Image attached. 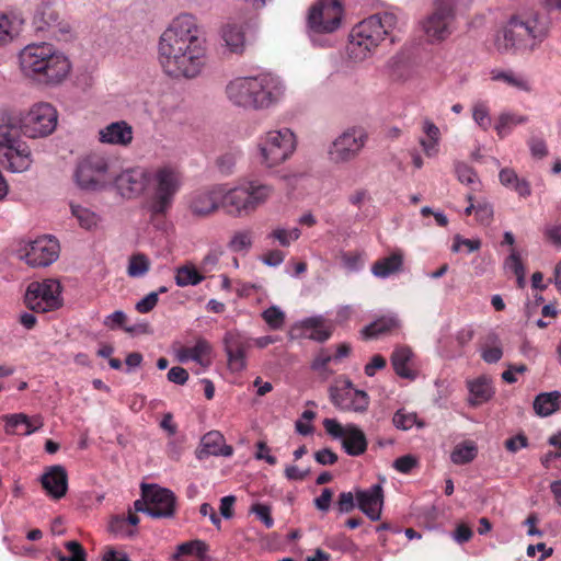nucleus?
<instances>
[{
  "instance_id": "f257e3e1",
  "label": "nucleus",
  "mask_w": 561,
  "mask_h": 561,
  "mask_svg": "<svg viewBox=\"0 0 561 561\" xmlns=\"http://www.w3.org/2000/svg\"><path fill=\"white\" fill-rule=\"evenodd\" d=\"M207 41L197 19L188 13L175 16L158 43V60L163 72L173 79H195L204 70Z\"/></svg>"
},
{
  "instance_id": "f03ea898",
  "label": "nucleus",
  "mask_w": 561,
  "mask_h": 561,
  "mask_svg": "<svg viewBox=\"0 0 561 561\" xmlns=\"http://www.w3.org/2000/svg\"><path fill=\"white\" fill-rule=\"evenodd\" d=\"M21 73L46 87L61 84L71 73L69 57L49 43L28 44L18 54Z\"/></svg>"
},
{
  "instance_id": "7ed1b4c3",
  "label": "nucleus",
  "mask_w": 561,
  "mask_h": 561,
  "mask_svg": "<svg viewBox=\"0 0 561 561\" xmlns=\"http://www.w3.org/2000/svg\"><path fill=\"white\" fill-rule=\"evenodd\" d=\"M402 21L393 12L374 14L357 25L350 33L346 47L347 56L354 62H362L371 57L386 36L401 30Z\"/></svg>"
},
{
  "instance_id": "20e7f679",
  "label": "nucleus",
  "mask_w": 561,
  "mask_h": 561,
  "mask_svg": "<svg viewBox=\"0 0 561 561\" xmlns=\"http://www.w3.org/2000/svg\"><path fill=\"white\" fill-rule=\"evenodd\" d=\"M32 149L23 140L14 116L7 108L0 110V168L10 173H24L33 165Z\"/></svg>"
},
{
  "instance_id": "39448f33",
  "label": "nucleus",
  "mask_w": 561,
  "mask_h": 561,
  "mask_svg": "<svg viewBox=\"0 0 561 561\" xmlns=\"http://www.w3.org/2000/svg\"><path fill=\"white\" fill-rule=\"evenodd\" d=\"M221 205L229 215L241 217L255 211L274 194V187L259 180H249L228 187L220 185Z\"/></svg>"
},
{
  "instance_id": "423d86ee",
  "label": "nucleus",
  "mask_w": 561,
  "mask_h": 561,
  "mask_svg": "<svg viewBox=\"0 0 561 561\" xmlns=\"http://www.w3.org/2000/svg\"><path fill=\"white\" fill-rule=\"evenodd\" d=\"M344 7L342 0H318L307 15V32L316 46H331V36L342 27Z\"/></svg>"
},
{
  "instance_id": "0eeeda50",
  "label": "nucleus",
  "mask_w": 561,
  "mask_h": 561,
  "mask_svg": "<svg viewBox=\"0 0 561 561\" xmlns=\"http://www.w3.org/2000/svg\"><path fill=\"white\" fill-rule=\"evenodd\" d=\"M183 185L180 169L173 164H162L150 171L151 195L149 210L152 215H165L172 207L176 194Z\"/></svg>"
},
{
  "instance_id": "6e6552de",
  "label": "nucleus",
  "mask_w": 561,
  "mask_h": 561,
  "mask_svg": "<svg viewBox=\"0 0 561 561\" xmlns=\"http://www.w3.org/2000/svg\"><path fill=\"white\" fill-rule=\"evenodd\" d=\"M296 149V136L289 128L272 129L261 135L256 142L257 163L272 169L288 160Z\"/></svg>"
},
{
  "instance_id": "1a4fd4ad",
  "label": "nucleus",
  "mask_w": 561,
  "mask_h": 561,
  "mask_svg": "<svg viewBox=\"0 0 561 561\" xmlns=\"http://www.w3.org/2000/svg\"><path fill=\"white\" fill-rule=\"evenodd\" d=\"M59 114L49 102L32 104L20 118L18 129L27 139H42L50 136L58 126Z\"/></svg>"
},
{
  "instance_id": "9d476101",
  "label": "nucleus",
  "mask_w": 561,
  "mask_h": 561,
  "mask_svg": "<svg viewBox=\"0 0 561 561\" xmlns=\"http://www.w3.org/2000/svg\"><path fill=\"white\" fill-rule=\"evenodd\" d=\"M111 162L102 154L81 159L75 171L76 184L84 191H101L112 183Z\"/></svg>"
},
{
  "instance_id": "9b49d317",
  "label": "nucleus",
  "mask_w": 561,
  "mask_h": 561,
  "mask_svg": "<svg viewBox=\"0 0 561 561\" xmlns=\"http://www.w3.org/2000/svg\"><path fill=\"white\" fill-rule=\"evenodd\" d=\"M329 398L332 404L342 412L364 414L370 404L367 392L355 388L351 379L344 376L329 387Z\"/></svg>"
},
{
  "instance_id": "f8f14e48",
  "label": "nucleus",
  "mask_w": 561,
  "mask_h": 561,
  "mask_svg": "<svg viewBox=\"0 0 561 561\" xmlns=\"http://www.w3.org/2000/svg\"><path fill=\"white\" fill-rule=\"evenodd\" d=\"M62 286L59 280L46 278L42 282H32L25 291L26 306L36 312H48L62 306Z\"/></svg>"
},
{
  "instance_id": "ddd939ff",
  "label": "nucleus",
  "mask_w": 561,
  "mask_h": 561,
  "mask_svg": "<svg viewBox=\"0 0 561 561\" xmlns=\"http://www.w3.org/2000/svg\"><path fill=\"white\" fill-rule=\"evenodd\" d=\"M420 25L428 43H442L455 31V8L435 0L433 12L424 18Z\"/></svg>"
},
{
  "instance_id": "4468645a",
  "label": "nucleus",
  "mask_w": 561,
  "mask_h": 561,
  "mask_svg": "<svg viewBox=\"0 0 561 561\" xmlns=\"http://www.w3.org/2000/svg\"><path fill=\"white\" fill-rule=\"evenodd\" d=\"M252 76L254 111L273 108L285 99L287 87L278 75L273 72H260Z\"/></svg>"
},
{
  "instance_id": "2eb2a0df",
  "label": "nucleus",
  "mask_w": 561,
  "mask_h": 561,
  "mask_svg": "<svg viewBox=\"0 0 561 561\" xmlns=\"http://www.w3.org/2000/svg\"><path fill=\"white\" fill-rule=\"evenodd\" d=\"M368 139L366 130L362 127H350L341 133L328 150L329 159L335 164L354 160L364 149Z\"/></svg>"
},
{
  "instance_id": "dca6fc26",
  "label": "nucleus",
  "mask_w": 561,
  "mask_h": 561,
  "mask_svg": "<svg viewBox=\"0 0 561 561\" xmlns=\"http://www.w3.org/2000/svg\"><path fill=\"white\" fill-rule=\"evenodd\" d=\"M323 427L331 438L341 442L347 455L360 456L366 451L368 446L366 435L356 424L343 425L335 419H324Z\"/></svg>"
},
{
  "instance_id": "f3484780",
  "label": "nucleus",
  "mask_w": 561,
  "mask_h": 561,
  "mask_svg": "<svg viewBox=\"0 0 561 561\" xmlns=\"http://www.w3.org/2000/svg\"><path fill=\"white\" fill-rule=\"evenodd\" d=\"M18 256L31 267H46L59 256V243L50 236H43L22 244Z\"/></svg>"
},
{
  "instance_id": "a211bd4d",
  "label": "nucleus",
  "mask_w": 561,
  "mask_h": 561,
  "mask_svg": "<svg viewBox=\"0 0 561 561\" xmlns=\"http://www.w3.org/2000/svg\"><path fill=\"white\" fill-rule=\"evenodd\" d=\"M150 171L141 167L129 168L117 174L112 184L116 193L125 199L140 197L149 187Z\"/></svg>"
},
{
  "instance_id": "6ab92c4d",
  "label": "nucleus",
  "mask_w": 561,
  "mask_h": 561,
  "mask_svg": "<svg viewBox=\"0 0 561 561\" xmlns=\"http://www.w3.org/2000/svg\"><path fill=\"white\" fill-rule=\"evenodd\" d=\"M493 45L501 54H528L534 51L513 15L495 34Z\"/></svg>"
},
{
  "instance_id": "aec40b11",
  "label": "nucleus",
  "mask_w": 561,
  "mask_h": 561,
  "mask_svg": "<svg viewBox=\"0 0 561 561\" xmlns=\"http://www.w3.org/2000/svg\"><path fill=\"white\" fill-rule=\"evenodd\" d=\"M186 207L195 218H206L213 215L219 208H222L220 185H213L191 192L186 197Z\"/></svg>"
},
{
  "instance_id": "412c9836",
  "label": "nucleus",
  "mask_w": 561,
  "mask_h": 561,
  "mask_svg": "<svg viewBox=\"0 0 561 561\" xmlns=\"http://www.w3.org/2000/svg\"><path fill=\"white\" fill-rule=\"evenodd\" d=\"M229 104L242 111H254L253 76H238L225 85Z\"/></svg>"
},
{
  "instance_id": "4be33fe9",
  "label": "nucleus",
  "mask_w": 561,
  "mask_h": 561,
  "mask_svg": "<svg viewBox=\"0 0 561 561\" xmlns=\"http://www.w3.org/2000/svg\"><path fill=\"white\" fill-rule=\"evenodd\" d=\"M142 497L149 501L150 517L167 518L174 515L175 496L172 491L157 485H142Z\"/></svg>"
},
{
  "instance_id": "5701e85b",
  "label": "nucleus",
  "mask_w": 561,
  "mask_h": 561,
  "mask_svg": "<svg viewBox=\"0 0 561 561\" xmlns=\"http://www.w3.org/2000/svg\"><path fill=\"white\" fill-rule=\"evenodd\" d=\"M534 50L548 37L549 21L537 12H525L513 15Z\"/></svg>"
},
{
  "instance_id": "b1692460",
  "label": "nucleus",
  "mask_w": 561,
  "mask_h": 561,
  "mask_svg": "<svg viewBox=\"0 0 561 561\" xmlns=\"http://www.w3.org/2000/svg\"><path fill=\"white\" fill-rule=\"evenodd\" d=\"M250 341L238 331L226 333L224 344L230 371L241 373L247 368L245 353L251 347Z\"/></svg>"
},
{
  "instance_id": "393cba45",
  "label": "nucleus",
  "mask_w": 561,
  "mask_h": 561,
  "mask_svg": "<svg viewBox=\"0 0 561 561\" xmlns=\"http://www.w3.org/2000/svg\"><path fill=\"white\" fill-rule=\"evenodd\" d=\"M332 331V325L322 316H313L296 322L291 327L290 336L324 342L330 339Z\"/></svg>"
},
{
  "instance_id": "a878e982",
  "label": "nucleus",
  "mask_w": 561,
  "mask_h": 561,
  "mask_svg": "<svg viewBox=\"0 0 561 561\" xmlns=\"http://www.w3.org/2000/svg\"><path fill=\"white\" fill-rule=\"evenodd\" d=\"M98 140L103 145L127 148L134 141V128L124 119L112 122L99 129Z\"/></svg>"
},
{
  "instance_id": "bb28decb",
  "label": "nucleus",
  "mask_w": 561,
  "mask_h": 561,
  "mask_svg": "<svg viewBox=\"0 0 561 561\" xmlns=\"http://www.w3.org/2000/svg\"><path fill=\"white\" fill-rule=\"evenodd\" d=\"M175 357L178 362L185 364L190 360L196 363L199 368L195 370L196 374H202L210 367L211 359V346L203 339L196 341L192 347L181 346L175 351Z\"/></svg>"
},
{
  "instance_id": "cd10ccee",
  "label": "nucleus",
  "mask_w": 561,
  "mask_h": 561,
  "mask_svg": "<svg viewBox=\"0 0 561 561\" xmlns=\"http://www.w3.org/2000/svg\"><path fill=\"white\" fill-rule=\"evenodd\" d=\"M358 508L371 520H379L383 506L382 485L377 483L355 493Z\"/></svg>"
},
{
  "instance_id": "c85d7f7f",
  "label": "nucleus",
  "mask_w": 561,
  "mask_h": 561,
  "mask_svg": "<svg viewBox=\"0 0 561 561\" xmlns=\"http://www.w3.org/2000/svg\"><path fill=\"white\" fill-rule=\"evenodd\" d=\"M41 482L47 495L55 500L64 497L68 490V474L60 465L48 467L41 477Z\"/></svg>"
},
{
  "instance_id": "c756f323",
  "label": "nucleus",
  "mask_w": 561,
  "mask_h": 561,
  "mask_svg": "<svg viewBox=\"0 0 561 561\" xmlns=\"http://www.w3.org/2000/svg\"><path fill=\"white\" fill-rule=\"evenodd\" d=\"M490 79L494 82H502L517 92L526 94L534 92V82L525 72L497 68L491 70Z\"/></svg>"
},
{
  "instance_id": "7c9ffc66",
  "label": "nucleus",
  "mask_w": 561,
  "mask_h": 561,
  "mask_svg": "<svg viewBox=\"0 0 561 561\" xmlns=\"http://www.w3.org/2000/svg\"><path fill=\"white\" fill-rule=\"evenodd\" d=\"M4 430L8 434L28 436L43 427L44 422L41 415L32 417L24 413L4 415Z\"/></svg>"
},
{
  "instance_id": "2f4dec72",
  "label": "nucleus",
  "mask_w": 561,
  "mask_h": 561,
  "mask_svg": "<svg viewBox=\"0 0 561 561\" xmlns=\"http://www.w3.org/2000/svg\"><path fill=\"white\" fill-rule=\"evenodd\" d=\"M224 47L230 54L242 55L247 48L244 27L238 22H228L221 28Z\"/></svg>"
},
{
  "instance_id": "473e14b6",
  "label": "nucleus",
  "mask_w": 561,
  "mask_h": 561,
  "mask_svg": "<svg viewBox=\"0 0 561 561\" xmlns=\"http://www.w3.org/2000/svg\"><path fill=\"white\" fill-rule=\"evenodd\" d=\"M233 454L231 446L225 443L224 435L218 431H211L205 434L201 440V448L197 451V457L203 459L207 456H224L230 457Z\"/></svg>"
},
{
  "instance_id": "72a5a7b5",
  "label": "nucleus",
  "mask_w": 561,
  "mask_h": 561,
  "mask_svg": "<svg viewBox=\"0 0 561 561\" xmlns=\"http://www.w3.org/2000/svg\"><path fill=\"white\" fill-rule=\"evenodd\" d=\"M24 19L16 13H0V48L9 45L23 31Z\"/></svg>"
},
{
  "instance_id": "f704fd0d",
  "label": "nucleus",
  "mask_w": 561,
  "mask_h": 561,
  "mask_svg": "<svg viewBox=\"0 0 561 561\" xmlns=\"http://www.w3.org/2000/svg\"><path fill=\"white\" fill-rule=\"evenodd\" d=\"M467 388L469 391L468 402L472 407L488 402L494 394L492 381L485 376L468 380Z\"/></svg>"
},
{
  "instance_id": "c9c22d12",
  "label": "nucleus",
  "mask_w": 561,
  "mask_h": 561,
  "mask_svg": "<svg viewBox=\"0 0 561 561\" xmlns=\"http://www.w3.org/2000/svg\"><path fill=\"white\" fill-rule=\"evenodd\" d=\"M413 352L409 346H398L391 355V365L396 374L405 379L414 380L416 373L410 367Z\"/></svg>"
},
{
  "instance_id": "e433bc0d",
  "label": "nucleus",
  "mask_w": 561,
  "mask_h": 561,
  "mask_svg": "<svg viewBox=\"0 0 561 561\" xmlns=\"http://www.w3.org/2000/svg\"><path fill=\"white\" fill-rule=\"evenodd\" d=\"M33 25L37 31H53L59 25V13L49 3L39 4L33 16Z\"/></svg>"
},
{
  "instance_id": "4c0bfd02",
  "label": "nucleus",
  "mask_w": 561,
  "mask_h": 561,
  "mask_svg": "<svg viewBox=\"0 0 561 561\" xmlns=\"http://www.w3.org/2000/svg\"><path fill=\"white\" fill-rule=\"evenodd\" d=\"M138 524L139 518L133 513H129L127 517L116 515L110 519L107 529L115 538L125 539L136 534Z\"/></svg>"
},
{
  "instance_id": "58836bf2",
  "label": "nucleus",
  "mask_w": 561,
  "mask_h": 561,
  "mask_svg": "<svg viewBox=\"0 0 561 561\" xmlns=\"http://www.w3.org/2000/svg\"><path fill=\"white\" fill-rule=\"evenodd\" d=\"M403 265V254L396 251L390 255L376 261L371 266V273L378 278H387L399 272Z\"/></svg>"
},
{
  "instance_id": "ea45409f",
  "label": "nucleus",
  "mask_w": 561,
  "mask_h": 561,
  "mask_svg": "<svg viewBox=\"0 0 561 561\" xmlns=\"http://www.w3.org/2000/svg\"><path fill=\"white\" fill-rule=\"evenodd\" d=\"M500 183L506 188L513 190L520 197H528L531 194L530 184L527 180L519 178L514 169L503 168L499 173Z\"/></svg>"
},
{
  "instance_id": "a19ab883",
  "label": "nucleus",
  "mask_w": 561,
  "mask_h": 561,
  "mask_svg": "<svg viewBox=\"0 0 561 561\" xmlns=\"http://www.w3.org/2000/svg\"><path fill=\"white\" fill-rule=\"evenodd\" d=\"M528 122V116L515 112H502L495 123V130L500 138L508 136L513 128Z\"/></svg>"
},
{
  "instance_id": "79ce46f5",
  "label": "nucleus",
  "mask_w": 561,
  "mask_h": 561,
  "mask_svg": "<svg viewBox=\"0 0 561 561\" xmlns=\"http://www.w3.org/2000/svg\"><path fill=\"white\" fill-rule=\"evenodd\" d=\"M560 402L559 391L539 393L534 400V410L540 416H549L559 409Z\"/></svg>"
},
{
  "instance_id": "37998d69",
  "label": "nucleus",
  "mask_w": 561,
  "mask_h": 561,
  "mask_svg": "<svg viewBox=\"0 0 561 561\" xmlns=\"http://www.w3.org/2000/svg\"><path fill=\"white\" fill-rule=\"evenodd\" d=\"M397 325L398 320L396 317H381L366 325L360 333L364 339H374L391 331Z\"/></svg>"
},
{
  "instance_id": "c03bdc74",
  "label": "nucleus",
  "mask_w": 561,
  "mask_h": 561,
  "mask_svg": "<svg viewBox=\"0 0 561 561\" xmlns=\"http://www.w3.org/2000/svg\"><path fill=\"white\" fill-rule=\"evenodd\" d=\"M204 280V276L192 264L175 270L174 282L179 287L196 286Z\"/></svg>"
},
{
  "instance_id": "a18cd8bd",
  "label": "nucleus",
  "mask_w": 561,
  "mask_h": 561,
  "mask_svg": "<svg viewBox=\"0 0 561 561\" xmlns=\"http://www.w3.org/2000/svg\"><path fill=\"white\" fill-rule=\"evenodd\" d=\"M478 455V447L473 442H465L455 446L450 454V460L455 465L471 462Z\"/></svg>"
},
{
  "instance_id": "49530a36",
  "label": "nucleus",
  "mask_w": 561,
  "mask_h": 561,
  "mask_svg": "<svg viewBox=\"0 0 561 561\" xmlns=\"http://www.w3.org/2000/svg\"><path fill=\"white\" fill-rule=\"evenodd\" d=\"M300 236L301 231L297 227L286 228L284 226H277L271 230L267 238L282 247H289L293 242L297 241Z\"/></svg>"
},
{
  "instance_id": "de8ad7c7",
  "label": "nucleus",
  "mask_w": 561,
  "mask_h": 561,
  "mask_svg": "<svg viewBox=\"0 0 561 561\" xmlns=\"http://www.w3.org/2000/svg\"><path fill=\"white\" fill-rule=\"evenodd\" d=\"M71 214L77 218L80 227L87 230L94 229L99 226L100 217L94 211L81 205L71 204Z\"/></svg>"
},
{
  "instance_id": "09e8293b",
  "label": "nucleus",
  "mask_w": 561,
  "mask_h": 561,
  "mask_svg": "<svg viewBox=\"0 0 561 561\" xmlns=\"http://www.w3.org/2000/svg\"><path fill=\"white\" fill-rule=\"evenodd\" d=\"M253 244V233L250 229H241L237 230L232 233L228 248L232 252H243L247 253L250 251Z\"/></svg>"
},
{
  "instance_id": "8fccbe9b",
  "label": "nucleus",
  "mask_w": 561,
  "mask_h": 561,
  "mask_svg": "<svg viewBox=\"0 0 561 561\" xmlns=\"http://www.w3.org/2000/svg\"><path fill=\"white\" fill-rule=\"evenodd\" d=\"M392 423L396 428L401 431H409L413 426L422 428L425 424L419 420L417 414L414 412L407 411L405 409H399L393 417Z\"/></svg>"
},
{
  "instance_id": "3c124183",
  "label": "nucleus",
  "mask_w": 561,
  "mask_h": 561,
  "mask_svg": "<svg viewBox=\"0 0 561 561\" xmlns=\"http://www.w3.org/2000/svg\"><path fill=\"white\" fill-rule=\"evenodd\" d=\"M208 547L203 540L186 541L176 547V552L173 554L174 560H180L183 556H195L204 559Z\"/></svg>"
},
{
  "instance_id": "603ef678",
  "label": "nucleus",
  "mask_w": 561,
  "mask_h": 561,
  "mask_svg": "<svg viewBox=\"0 0 561 561\" xmlns=\"http://www.w3.org/2000/svg\"><path fill=\"white\" fill-rule=\"evenodd\" d=\"M331 362H334L333 356L327 350L322 348L314 356L313 360L310 364V368L313 371L318 373V375L323 380H327L329 377H331L334 374V370H332L329 367V364Z\"/></svg>"
},
{
  "instance_id": "864d4df0",
  "label": "nucleus",
  "mask_w": 561,
  "mask_h": 561,
  "mask_svg": "<svg viewBox=\"0 0 561 561\" xmlns=\"http://www.w3.org/2000/svg\"><path fill=\"white\" fill-rule=\"evenodd\" d=\"M151 263L147 255L142 253L134 254L128 260L127 275L133 278L145 276L150 270Z\"/></svg>"
},
{
  "instance_id": "5fc2aeb1",
  "label": "nucleus",
  "mask_w": 561,
  "mask_h": 561,
  "mask_svg": "<svg viewBox=\"0 0 561 561\" xmlns=\"http://www.w3.org/2000/svg\"><path fill=\"white\" fill-rule=\"evenodd\" d=\"M472 118L483 130H488L491 127L492 118L490 108L485 102L478 101L472 105Z\"/></svg>"
},
{
  "instance_id": "6e6d98bb",
  "label": "nucleus",
  "mask_w": 561,
  "mask_h": 561,
  "mask_svg": "<svg viewBox=\"0 0 561 561\" xmlns=\"http://www.w3.org/2000/svg\"><path fill=\"white\" fill-rule=\"evenodd\" d=\"M262 318L273 330H279L285 323V312L277 306H271L262 312Z\"/></svg>"
},
{
  "instance_id": "4d7b16f0",
  "label": "nucleus",
  "mask_w": 561,
  "mask_h": 561,
  "mask_svg": "<svg viewBox=\"0 0 561 561\" xmlns=\"http://www.w3.org/2000/svg\"><path fill=\"white\" fill-rule=\"evenodd\" d=\"M504 267L516 275L518 283L522 286L524 283L525 270L520 261V256L515 249L512 250L511 254L505 260Z\"/></svg>"
},
{
  "instance_id": "13d9d810",
  "label": "nucleus",
  "mask_w": 561,
  "mask_h": 561,
  "mask_svg": "<svg viewBox=\"0 0 561 561\" xmlns=\"http://www.w3.org/2000/svg\"><path fill=\"white\" fill-rule=\"evenodd\" d=\"M65 548L70 552V556L59 557V561H87V553L78 541H67Z\"/></svg>"
},
{
  "instance_id": "bf43d9fd",
  "label": "nucleus",
  "mask_w": 561,
  "mask_h": 561,
  "mask_svg": "<svg viewBox=\"0 0 561 561\" xmlns=\"http://www.w3.org/2000/svg\"><path fill=\"white\" fill-rule=\"evenodd\" d=\"M455 172H456L458 180L461 183L472 184L476 182V179H477L476 172L473 171L472 168H470L466 163H461V162L457 163L455 165Z\"/></svg>"
},
{
  "instance_id": "052dcab7",
  "label": "nucleus",
  "mask_w": 561,
  "mask_h": 561,
  "mask_svg": "<svg viewBox=\"0 0 561 561\" xmlns=\"http://www.w3.org/2000/svg\"><path fill=\"white\" fill-rule=\"evenodd\" d=\"M251 512L254 513L257 518L266 526V528H272L274 525V519L271 516V507L265 504L256 503L252 505Z\"/></svg>"
},
{
  "instance_id": "680f3d73",
  "label": "nucleus",
  "mask_w": 561,
  "mask_h": 561,
  "mask_svg": "<svg viewBox=\"0 0 561 561\" xmlns=\"http://www.w3.org/2000/svg\"><path fill=\"white\" fill-rule=\"evenodd\" d=\"M417 466V459L412 455L399 457L393 462V468L401 473H409Z\"/></svg>"
},
{
  "instance_id": "e2e57ef3",
  "label": "nucleus",
  "mask_w": 561,
  "mask_h": 561,
  "mask_svg": "<svg viewBox=\"0 0 561 561\" xmlns=\"http://www.w3.org/2000/svg\"><path fill=\"white\" fill-rule=\"evenodd\" d=\"M158 293L151 291L148 295H146L142 299H140L135 308L140 313H147L150 312L158 304Z\"/></svg>"
},
{
  "instance_id": "0e129e2a",
  "label": "nucleus",
  "mask_w": 561,
  "mask_h": 561,
  "mask_svg": "<svg viewBox=\"0 0 561 561\" xmlns=\"http://www.w3.org/2000/svg\"><path fill=\"white\" fill-rule=\"evenodd\" d=\"M126 319L127 316L124 311L116 310L104 318L103 324L111 330H115L122 327L125 323Z\"/></svg>"
},
{
  "instance_id": "69168bd1",
  "label": "nucleus",
  "mask_w": 561,
  "mask_h": 561,
  "mask_svg": "<svg viewBox=\"0 0 561 561\" xmlns=\"http://www.w3.org/2000/svg\"><path fill=\"white\" fill-rule=\"evenodd\" d=\"M477 219L483 224L489 225L493 218V207L490 203H480L476 207Z\"/></svg>"
},
{
  "instance_id": "338daca9",
  "label": "nucleus",
  "mask_w": 561,
  "mask_h": 561,
  "mask_svg": "<svg viewBox=\"0 0 561 561\" xmlns=\"http://www.w3.org/2000/svg\"><path fill=\"white\" fill-rule=\"evenodd\" d=\"M439 142L438 140H433L432 138L422 137L419 140L420 146L423 149V152L428 158H435L439 153Z\"/></svg>"
},
{
  "instance_id": "774afa93",
  "label": "nucleus",
  "mask_w": 561,
  "mask_h": 561,
  "mask_svg": "<svg viewBox=\"0 0 561 561\" xmlns=\"http://www.w3.org/2000/svg\"><path fill=\"white\" fill-rule=\"evenodd\" d=\"M168 380L176 385H184L188 380V373L181 366H174L168 371Z\"/></svg>"
}]
</instances>
